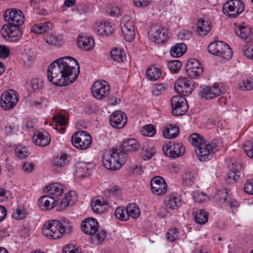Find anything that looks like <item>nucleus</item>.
<instances>
[{
	"label": "nucleus",
	"mask_w": 253,
	"mask_h": 253,
	"mask_svg": "<svg viewBox=\"0 0 253 253\" xmlns=\"http://www.w3.org/2000/svg\"><path fill=\"white\" fill-rule=\"evenodd\" d=\"M1 34L3 38L13 42L17 41L22 36L20 26L5 24L1 30Z\"/></svg>",
	"instance_id": "9b49d317"
},
{
	"label": "nucleus",
	"mask_w": 253,
	"mask_h": 253,
	"mask_svg": "<svg viewBox=\"0 0 253 253\" xmlns=\"http://www.w3.org/2000/svg\"><path fill=\"white\" fill-rule=\"evenodd\" d=\"M50 136L46 131H37L33 136V142L37 145L44 147L48 145L50 142Z\"/></svg>",
	"instance_id": "393cba45"
},
{
	"label": "nucleus",
	"mask_w": 253,
	"mask_h": 253,
	"mask_svg": "<svg viewBox=\"0 0 253 253\" xmlns=\"http://www.w3.org/2000/svg\"><path fill=\"white\" fill-rule=\"evenodd\" d=\"M224 92V89L214 84L212 86L204 85L200 87L199 95L202 98L209 100L215 98Z\"/></svg>",
	"instance_id": "ddd939ff"
},
{
	"label": "nucleus",
	"mask_w": 253,
	"mask_h": 253,
	"mask_svg": "<svg viewBox=\"0 0 253 253\" xmlns=\"http://www.w3.org/2000/svg\"><path fill=\"white\" fill-rule=\"evenodd\" d=\"M236 34L243 39L245 42L250 43L253 40V36L250 27L244 24L236 26L234 28Z\"/></svg>",
	"instance_id": "aec40b11"
},
{
	"label": "nucleus",
	"mask_w": 253,
	"mask_h": 253,
	"mask_svg": "<svg viewBox=\"0 0 253 253\" xmlns=\"http://www.w3.org/2000/svg\"><path fill=\"white\" fill-rule=\"evenodd\" d=\"M189 141L197 148L200 147L205 142L204 138L198 133L191 134L189 137Z\"/></svg>",
	"instance_id": "79ce46f5"
},
{
	"label": "nucleus",
	"mask_w": 253,
	"mask_h": 253,
	"mask_svg": "<svg viewBox=\"0 0 253 253\" xmlns=\"http://www.w3.org/2000/svg\"><path fill=\"white\" fill-rule=\"evenodd\" d=\"M17 129V126L13 123L9 124L5 127V131L7 133L11 134Z\"/></svg>",
	"instance_id": "338daca9"
},
{
	"label": "nucleus",
	"mask_w": 253,
	"mask_h": 253,
	"mask_svg": "<svg viewBox=\"0 0 253 253\" xmlns=\"http://www.w3.org/2000/svg\"><path fill=\"white\" fill-rule=\"evenodd\" d=\"M91 207L94 212L101 213L106 211L108 204L103 198L94 199L92 201Z\"/></svg>",
	"instance_id": "2f4dec72"
},
{
	"label": "nucleus",
	"mask_w": 253,
	"mask_h": 253,
	"mask_svg": "<svg viewBox=\"0 0 253 253\" xmlns=\"http://www.w3.org/2000/svg\"><path fill=\"white\" fill-rule=\"evenodd\" d=\"M10 54L9 48L4 45H0V57L2 58H7Z\"/></svg>",
	"instance_id": "680f3d73"
},
{
	"label": "nucleus",
	"mask_w": 253,
	"mask_h": 253,
	"mask_svg": "<svg viewBox=\"0 0 253 253\" xmlns=\"http://www.w3.org/2000/svg\"><path fill=\"white\" fill-rule=\"evenodd\" d=\"M168 86L164 84H156L154 85L152 94L155 96L161 95L166 89Z\"/></svg>",
	"instance_id": "09e8293b"
},
{
	"label": "nucleus",
	"mask_w": 253,
	"mask_h": 253,
	"mask_svg": "<svg viewBox=\"0 0 253 253\" xmlns=\"http://www.w3.org/2000/svg\"><path fill=\"white\" fill-rule=\"evenodd\" d=\"M18 93L13 89L4 91L0 98L1 108L5 111L13 109L18 102Z\"/></svg>",
	"instance_id": "1a4fd4ad"
},
{
	"label": "nucleus",
	"mask_w": 253,
	"mask_h": 253,
	"mask_svg": "<svg viewBox=\"0 0 253 253\" xmlns=\"http://www.w3.org/2000/svg\"><path fill=\"white\" fill-rule=\"evenodd\" d=\"M211 27V23L209 20L200 18L197 23L196 33L199 36H205L210 32Z\"/></svg>",
	"instance_id": "bb28decb"
},
{
	"label": "nucleus",
	"mask_w": 253,
	"mask_h": 253,
	"mask_svg": "<svg viewBox=\"0 0 253 253\" xmlns=\"http://www.w3.org/2000/svg\"><path fill=\"white\" fill-rule=\"evenodd\" d=\"M77 43L80 48L85 51L91 50L95 45L92 38L80 36L78 37Z\"/></svg>",
	"instance_id": "c756f323"
},
{
	"label": "nucleus",
	"mask_w": 253,
	"mask_h": 253,
	"mask_svg": "<svg viewBox=\"0 0 253 253\" xmlns=\"http://www.w3.org/2000/svg\"><path fill=\"white\" fill-rule=\"evenodd\" d=\"M45 192L48 193L52 197H58L60 196L63 191L61 186L57 184H53L46 187L44 189Z\"/></svg>",
	"instance_id": "58836bf2"
},
{
	"label": "nucleus",
	"mask_w": 253,
	"mask_h": 253,
	"mask_svg": "<svg viewBox=\"0 0 253 253\" xmlns=\"http://www.w3.org/2000/svg\"><path fill=\"white\" fill-rule=\"evenodd\" d=\"M178 37L181 40H189L192 37V32L188 30H182L179 32Z\"/></svg>",
	"instance_id": "bf43d9fd"
},
{
	"label": "nucleus",
	"mask_w": 253,
	"mask_h": 253,
	"mask_svg": "<svg viewBox=\"0 0 253 253\" xmlns=\"http://www.w3.org/2000/svg\"><path fill=\"white\" fill-rule=\"evenodd\" d=\"M179 131V129L177 126L169 125L163 130V135L166 138H173L177 136Z\"/></svg>",
	"instance_id": "4c0bfd02"
},
{
	"label": "nucleus",
	"mask_w": 253,
	"mask_h": 253,
	"mask_svg": "<svg viewBox=\"0 0 253 253\" xmlns=\"http://www.w3.org/2000/svg\"><path fill=\"white\" fill-rule=\"evenodd\" d=\"M243 149L247 156L253 159V142L246 141L243 146Z\"/></svg>",
	"instance_id": "864d4df0"
},
{
	"label": "nucleus",
	"mask_w": 253,
	"mask_h": 253,
	"mask_svg": "<svg viewBox=\"0 0 253 253\" xmlns=\"http://www.w3.org/2000/svg\"><path fill=\"white\" fill-rule=\"evenodd\" d=\"M52 24L49 22H44L34 25L31 28V32L35 34H42L50 30Z\"/></svg>",
	"instance_id": "f704fd0d"
},
{
	"label": "nucleus",
	"mask_w": 253,
	"mask_h": 253,
	"mask_svg": "<svg viewBox=\"0 0 253 253\" xmlns=\"http://www.w3.org/2000/svg\"><path fill=\"white\" fill-rule=\"evenodd\" d=\"M181 206V199L176 194H171L165 198V207L167 212L171 210H177Z\"/></svg>",
	"instance_id": "5701e85b"
},
{
	"label": "nucleus",
	"mask_w": 253,
	"mask_h": 253,
	"mask_svg": "<svg viewBox=\"0 0 253 253\" xmlns=\"http://www.w3.org/2000/svg\"><path fill=\"white\" fill-rule=\"evenodd\" d=\"M187 50V46L184 43H176L170 50V54L174 57L182 56Z\"/></svg>",
	"instance_id": "e433bc0d"
},
{
	"label": "nucleus",
	"mask_w": 253,
	"mask_h": 253,
	"mask_svg": "<svg viewBox=\"0 0 253 253\" xmlns=\"http://www.w3.org/2000/svg\"><path fill=\"white\" fill-rule=\"evenodd\" d=\"M219 150L218 141L215 140L206 143L195 149V152L201 161L206 162L212 159L213 154Z\"/></svg>",
	"instance_id": "39448f33"
},
{
	"label": "nucleus",
	"mask_w": 253,
	"mask_h": 253,
	"mask_svg": "<svg viewBox=\"0 0 253 253\" xmlns=\"http://www.w3.org/2000/svg\"><path fill=\"white\" fill-rule=\"evenodd\" d=\"M72 195L74 197L75 199H77L76 192L74 191L70 192L68 195H66L65 199L61 202V210H64L70 205V203L72 201L70 197H72Z\"/></svg>",
	"instance_id": "8fccbe9b"
},
{
	"label": "nucleus",
	"mask_w": 253,
	"mask_h": 253,
	"mask_svg": "<svg viewBox=\"0 0 253 253\" xmlns=\"http://www.w3.org/2000/svg\"><path fill=\"white\" fill-rule=\"evenodd\" d=\"M34 168V165L33 163H25L23 165L22 169L23 170L27 173L31 172Z\"/></svg>",
	"instance_id": "69168bd1"
},
{
	"label": "nucleus",
	"mask_w": 253,
	"mask_h": 253,
	"mask_svg": "<svg viewBox=\"0 0 253 253\" xmlns=\"http://www.w3.org/2000/svg\"><path fill=\"white\" fill-rule=\"evenodd\" d=\"M139 147L138 142L135 139L124 141L119 148L112 149L105 154L103 157L104 166L110 170L120 169L128 159L129 153L136 151Z\"/></svg>",
	"instance_id": "f257e3e1"
},
{
	"label": "nucleus",
	"mask_w": 253,
	"mask_h": 253,
	"mask_svg": "<svg viewBox=\"0 0 253 253\" xmlns=\"http://www.w3.org/2000/svg\"><path fill=\"white\" fill-rule=\"evenodd\" d=\"M242 166L240 164H236L235 167L227 173L225 180L228 184H234L241 176V169Z\"/></svg>",
	"instance_id": "cd10ccee"
},
{
	"label": "nucleus",
	"mask_w": 253,
	"mask_h": 253,
	"mask_svg": "<svg viewBox=\"0 0 253 253\" xmlns=\"http://www.w3.org/2000/svg\"><path fill=\"white\" fill-rule=\"evenodd\" d=\"M4 20L8 24L21 26L24 22V17L20 10L12 9L7 11L4 15Z\"/></svg>",
	"instance_id": "2eb2a0df"
},
{
	"label": "nucleus",
	"mask_w": 253,
	"mask_h": 253,
	"mask_svg": "<svg viewBox=\"0 0 253 253\" xmlns=\"http://www.w3.org/2000/svg\"><path fill=\"white\" fill-rule=\"evenodd\" d=\"M72 230V224L67 220H64L62 222L57 220L49 221L44 224L42 228L43 235L52 240L58 239L65 232L70 233Z\"/></svg>",
	"instance_id": "7ed1b4c3"
},
{
	"label": "nucleus",
	"mask_w": 253,
	"mask_h": 253,
	"mask_svg": "<svg viewBox=\"0 0 253 253\" xmlns=\"http://www.w3.org/2000/svg\"><path fill=\"white\" fill-rule=\"evenodd\" d=\"M193 198L196 202L199 203L205 202L209 199L207 195L200 191H194L193 193Z\"/></svg>",
	"instance_id": "de8ad7c7"
},
{
	"label": "nucleus",
	"mask_w": 253,
	"mask_h": 253,
	"mask_svg": "<svg viewBox=\"0 0 253 253\" xmlns=\"http://www.w3.org/2000/svg\"><path fill=\"white\" fill-rule=\"evenodd\" d=\"M75 174L79 178L88 176L91 174L92 169L94 167V163L80 162L76 164Z\"/></svg>",
	"instance_id": "412c9836"
},
{
	"label": "nucleus",
	"mask_w": 253,
	"mask_h": 253,
	"mask_svg": "<svg viewBox=\"0 0 253 253\" xmlns=\"http://www.w3.org/2000/svg\"><path fill=\"white\" fill-rule=\"evenodd\" d=\"M141 132L143 135L148 137H152L156 133L154 126L151 124L144 126L142 128Z\"/></svg>",
	"instance_id": "c03bdc74"
},
{
	"label": "nucleus",
	"mask_w": 253,
	"mask_h": 253,
	"mask_svg": "<svg viewBox=\"0 0 253 253\" xmlns=\"http://www.w3.org/2000/svg\"><path fill=\"white\" fill-rule=\"evenodd\" d=\"M31 86L34 91H40L43 88L44 83L41 80L34 79L31 82Z\"/></svg>",
	"instance_id": "3c124183"
},
{
	"label": "nucleus",
	"mask_w": 253,
	"mask_h": 253,
	"mask_svg": "<svg viewBox=\"0 0 253 253\" xmlns=\"http://www.w3.org/2000/svg\"><path fill=\"white\" fill-rule=\"evenodd\" d=\"M121 190L119 187L115 186L111 188L106 189L105 194L108 197H113L118 196L120 193Z\"/></svg>",
	"instance_id": "4d7b16f0"
},
{
	"label": "nucleus",
	"mask_w": 253,
	"mask_h": 253,
	"mask_svg": "<svg viewBox=\"0 0 253 253\" xmlns=\"http://www.w3.org/2000/svg\"><path fill=\"white\" fill-rule=\"evenodd\" d=\"M82 230L86 234L92 235L98 230V223L94 218H87L81 224Z\"/></svg>",
	"instance_id": "4be33fe9"
},
{
	"label": "nucleus",
	"mask_w": 253,
	"mask_h": 253,
	"mask_svg": "<svg viewBox=\"0 0 253 253\" xmlns=\"http://www.w3.org/2000/svg\"><path fill=\"white\" fill-rule=\"evenodd\" d=\"M97 233L95 235L92 236L91 240L95 244H100L102 243L106 237V233L103 229L98 230Z\"/></svg>",
	"instance_id": "49530a36"
},
{
	"label": "nucleus",
	"mask_w": 253,
	"mask_h": 253,
	"mask_svg": "<svg viewBox=\"0 0 253 253\" xmlns=\"http://www.w3.org/2000/svg\"><path fill=\"white\" fill-rule=\"evenodd\" d=\"M147 78L150 81H156L161 77V70L154 65L149 67L146 70Z\"/></svg>",
	"instance_id": "72a5a7b5"
},
{
	"label": "nucleus",
	"mask_w": 253,
	"mask_h": 253,
	"mask_svg": "<svg viewBox=\"0 0 253 253\" xmlns=\"http://www.w3.org/2000/svg\"><path fill=\"white\" fill-rule=\"evenodd\" d=\"M15 153L17 157L21 159H25L27 158L29 155V152L27 151L25 147H16L15 149Z\"/></svg>",
	"instance_id": "603ef678"
},
{
	"label": "nucleus",
	"mask_w": 253,
	"mask_h": 253,
	"mask_svg": "<svg viewBox=\"0 0 253 253\" xmlns=\"http://www.w3.org/2000/svg\"><path fill=\"white\" fill-rule=\"evenodd\" d=\"M69 62L79 63L75 58L69 56L59 58L53 61L51 63H68Z\"/></svg>",
	"instance_id": "5fc2aeb1"
},
{
	"label": "nucleus",
	"mask_w": 253,
	"mask_h": 253,
	"mask_svg": "<svg viewBox=\"0 0 253 253\" xmlns=\"http://www.w3.org/2000/svg\"><path fill=\"white\" fill-rule=\"evenodd\" d=\"M114 214L115 217L121 220L126 221L128 219L126 208L119 207L116 209Z\"/></svg>",
	"instance_id": "a18cd8bd"
},
{
	"label": "nucleus",
	"mask_w": 253,
	"mask_h": 253,
	"mask_svg": "<svg viewBox=\"0 0 253 253\" xmlns=\"http://www.w3.org/2000/svg\"><path fill=\"white\" fill-rule=\"evenodd\" d=\"M150 185L152 192L156 195H163L167 192V184L161 176H154L151 180Z\"/></svg>",
	"instance_id": "a211bd4d"
},
{
	"label": "nucleus",
	"mask_w": 253,
	"mask_h": 253,
	"mask_svg": "<svg viewBox=\"0 0 253 253\" xmlns=\"http://www.w3.org/2000/svg\"><path fill=\"white\" fill-rule=\"evenodd\" d=\"M241 88L245 90L253 89V77H249L243 81V86Z\"/></svg>",
	"instance_id": "6e6d98bb"
},
{
	"label": "nucleus",
	"mask_w": 253,
	"mask_h": 253,
	"mask_svg": "<svg viewBox=\"0 0 253 253\" xmlns=\"http://www.w3.org/2000/svg\"><path fill=\"white\" fill-rule=\"evenodd\" d=\"M245 192L250 195H253V179L248 181L244 185Z\"/></svg>",
	"instance_id": "0e129e2a"
},
{
	"label": "nucleus",
	"mask_w": 253,
	"mask_h": 253,
	"mask_svg": "<svg viewBox=\"0 0 253 253\" xmlns=\"http://www.w3.org/2000/svg\"><path fill=\"white\" fill-rule=\"evenodd\" d=\"M55 202L54 197L44 195L39 199L38 204L42 210L46 211L52 209L55 206Z\"/></svg>",
	"instance_id": "c85d7f7f"
},
{
	"label": "nucleus",
	"mask_w": 253,
	"mask_h": 253,
	"mask_svg": "<svg viewBox=\"0 0 253 253\" xmlns=\"http://www.w3.org/2000/svg\"><path fill=\"white\" fill-rule=\"evenodd\" d=\"M52 162L56 167L61 168L69 163V157L65 153H61L54 157Z\"/></svg>",
	"instance_id": "c9c22d12"
},
{
	"label": "nucleus",
	"mask_w": 253,
	"mask_h": 253,
	"mask_svg": "<svg viewBox=\"0 0 253 253\" xmlns=\"http://www.w3.org/2000/svg\"><path fill=\"white\" fill-rule=\"evenodd\" d=\"M122 33L127 42H131L135 37L133 23L129 16H124L121 21Z\"/></svg>",
	"instance_id": "f8f14e48"
},
{
	"label": "nucleus",
	"mask_w": 253,
	"mask_h": 253,
	"mask_svg": "<svg viewBox=\"0 0 253 253\" xmlns=\"http://www.w3.org/2000/svg\"><path fill=\"white\" fill-rule=\"evenodd\" d=\"M110 123L113 127L122 128L127 123L126 116L121 111L115 112L110 117Z\"/></svg>",
	"instance_id": "6ab92c4d"
},
{
	"label": "nucleus",
	"mask_w": 253,
	"mask_h": 253,
	"mask_svg": "<svg viewBox=\"0 0 253 253\" xmlns=\"http://www.w3.org/2000/svg\"><path fill=\"white\" fill-rule=\"evenodd\" d=\"M109 91L110 86L105 81H96L92 85V94L97 99H101L106 97Z\"/></svg>",
	"instance_id": "4468645a"
},
{
	"label": "nucleus",
	"mask_w": 253,
	"mask_h": 253,
	"mask_svg": "<svg viewBox=\"0 0 253 253\" xmlns=\"http://www.w3.org/2000/svg\"><path fill=\"white\" fill-rule=\"evenodd\" d=\"M208 51L221 57L224 61H229L232 57L233 52L229 46L221 41H214L210 43L208 47Z\"/></svg>",
	"instance_id": "20e7f679"
},
{
	"label": "nucleus",
	"mask_w": 253,
	"mask_h": 253,
	"mask_svg": "<svg viewBox=\"0 0 253 253\" xmlns=\"http://www.w3.org/2000/svg\"><path fill=\"white\" fill-rule=\"evenodd\" d=\"M185 69L187 75L194 78L200 76L204 71L201 64H186Z\"/></svg>",
	"instance_id": "7c9ffc66"
},
{
	"label": "nucleus",
	"mask_w": 253,
	"mask_h": 253,
	"mask_svg": "<svg viewBox=\"0 0 253 253\" xmlns=\"http://www.w3.org/2000/svg\"><path fill=\"white\" fill-rule=\"evenodd\" d=\"M245 5L241 0H228L223 4V13L231 18H236L244 10Z\"/></svg>",
	"instance_id": "423d86ee"
},
{
	"label": "nucleus",
	"mask_w": 253,
	"mask_h": 253,
	"mask_svg": "<svg viewBox=\"0 0 253 253\" xmlns=\"http://www.w3.org/2000/svg\"><path fill=\"white\" fill-rule=\"evenodd\" d=\"M171 114L174 116L184 115L188 110V105L186 99L180 95L173 96L170 100Z\"/></svg>",
	"instance_id": "9d476101"
},
{
	"label": "nucleus",
	"mask_w": 253,
	"mask_h": 253,
	"mask_svg": "<svg viewBox=\"0 0 253 253\" xmlns=\"http://www.w3.org/2000/svg\"><path fill=\"white\" fill-rule=\"evenodd\" d=\"M110 56L114 61L117 62H130L129 57L127 56L125 51L119 48H114L110 51Z\"/></svg>",
	"instance_id": "a878e982"
},
{
	"label": "nucleus",
	"mask_w": 253,
	"mask_h": 253,
	"mask_svg": "<svg viewBox=\"0 0 253 253\" xmlns=\"http://www.w3.org/2000/svg\"><path fill=\"white\" fill-rule=\"evenodd\" d=\"M27 214L26 209L21 206H18L15 210L14 211L12 216L16 220H22L24 219Z\"/></svg>",
	"instance_id": "37998d69"
},
{
	"label": "nucleus",
	"mask_w": 253,
	"mask_h": 253,
	"mask_svg": "<svg viewBox=\"0 0 253 253\" xmlns=\"http://www.w3.org/2000/svg\"><path fill=\"white\" fill-rule=\"evenodd\" d=\"M148 36L151 41L157 43H163L169 38L168 30L158 24L150 25Z\"/></svg>",
	"instance_id": "0eeeda50"
},
{
	"label": "nucleus",
	"mask_w": 253,
	"mask_h": 253,
	"mask_svg": "<svg viewBox=\"0 0 253 253\" xmlns=\"http://www.w3.org/2000/svg\"><path fill=\"white\" fill-rule=\"evenodd\" d=\"M152 0H133V3L136 7H146L152 2Z\"/></svg>",
	"instance_id": "13d9d810"
},
{
	"label": "nucleus",
	"mask_w": 253,
	"mask_h": 253,
	"mask_svg": "<svg viewBox=\"0 0 253 253\" xmlns=\"http://www.w3.org/2000/svg\"><path fill=\"white\" fill-rule=\"evenodd\" d=\"M63 253H81L77 249H74L73 247L65 246L63 249Z\"/></svg>",
	"instance_id": "774afa93"
},
{
	"label": "nucleus",
	"mask_w": 253,
	"mask_h": 253,
	"mask_svg": "<svg viewBox=\"0 0 253 253\" xmlns=\"http://www.w3.org/2000/svg\"><path fill=\"white\" fill-rule=\"evenodd\" d=\"M178 230L176 228L169 230L167 234V239L169 242L174 241L177 237Z\"/></svg>",
	"instance_id": "052dcab7"
},
{
	"label": "nucleus",
	"mask_w": 253,
	"mask_h": 253,
	"mask_svg": "<svg viewBox=\"0 0 253 253\" xmlns=\"http://www.w3.org/2000/svg\"><path fill=\"white\" fill-rule=\"evenodd\" d=\"M71 141L73 145L80 150H85L92 144L91 135L85 131H79L74 133L72 136Z\"/></svg>",
	"instance_id": "6e6552de"
},
{
	"label": "nucleus",
	"mask_w": 253,
	"mask_h": 253,
	"mask_svg": "<svg viewBox=\"0 0 253 253\" xmlns=\"http://www.w3.org/2000/svg\"><path fill=\"white\" fill-rule=\"evenodd\" d=\"M94 29L95 32L101 36H108L112 34L114 31L110 23L106 21L96 23Z\"/></svg>",
	"instance_id": "b1692460"
},
{
	"label": "nucleus",
	"mask_w": 253,
	"mask_h": 253,
	"mask_svg": "<svg viewBox=\"0 0 253 253\" xmlns=\"http://www.w3.org/2000/svg\"><path fill=\"white\" fill-rule=\"evenodd\" d=\"M126 211L128 218L131 217L133 218H137L140 214L139 208L134 203L128 204L126 208Z\"/></svg>",
	"instance_id": "a19ab883"
},
{
	"label": "nucleus",
	"mask_w": 253,
	"mask_h": 253,
	"mask_svg": "<svg viewBox=\"0 0 253 253\" xmlns=\"http://www.w3.org/2000/svg\"><path fill=\"white\" fill-rule=\"evenodd\" d=\"M194 84L191 80L180 78L176 80L174 84L175 90L183 95H188L193 91Z\"/></svg>",
	"instance_id": "f3484780"
},
{
	"label": "nucleus",
	"mask_w": 253,
	"mask_h": 253,
	"mask_svg": "<svg viewBox=\"0 0 253 253\" xmlns=\"http://www.w3.org/2000/svg\"><path fill=\"white\" fill-rule=\"evenodd\" d=\"M56 124L54 128L60 133L64 132L66 129L65 125L68 123V119L63 115H58L54 117Z\"/></svg>",
	"instance_id": "473e14b6"
},
{
	"label": "nucleus",
	"mask_w": 253,
	"mask_h": 253,
	"mask_svg": "<svg viewBox=\"0 0 253 253\" xmlns=\"http://www.w3.org/2000/svg\"><path fill=\"white\" fill-rule=\"evenodd\" d=\"M163 150L168 157L175 158L183 155L185 148L181 143L170 142L163 147Z\"/></svg>",
	"instance_id": "dca6fc26"
},
{
	"label": "nucleus",
	"mask_w": 253,
	"mask_h": 253,
	"mask_svg": "<svg viewBox=\"0 0 253 253\" xmlns=\"http://www.w3.org/2000/svg\"><path fill=\"white\" fill-rule=\"evenodd\" d=\"M194 220L198 224H204L208 220V215L204 210H197L194 214Z\"/></svg>",
	"instance_id": "ea45409f"
},
{
	"label": "nucleus",
	"mask_w": 253,
	"mask_h": 253,
	"mask_svg": "<svg viewBox=\"0 0 253 253\" xmlns=\"http://www.w3.org/2000/svg\"><path fill=\"white\" fill-rule=\"evenodd\" d=\"M44 40L50 45H55L58 42L57 38L53 35H47L44 37Z\"/></svg>",
	"instance_id": "e2e57ef3"
},
{
	"label": "nucleus",
	"mask_w": 253,
	"mask_h": 253,
	"mask_svg": "<svg viewBox=\"0 0 253 253\" xmlns=\"http://www.w3.org/2000/svg\"><path fill=\"white\" fill-rule=\"evenodd\" d=\"M80 64H49L46 76L48 81L55 86H66L74 83L80 73Z\"/></svg>",
	"instance_id": "f03ea898"
}]
</instances>
